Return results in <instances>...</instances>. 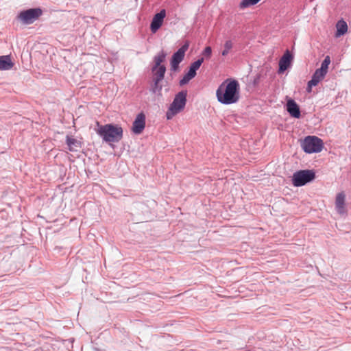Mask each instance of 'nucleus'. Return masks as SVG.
<instances>
[{"label": "nucleus", "mask_w": 351, "mask_h": 351, "mask_svg": "<svg viewBox=\"0 0 351 351\" xmlns=\"http://www.w3.org/2000/svg\"><path fill=\"white\" fill-rule=\"evenodd\" d=\"M217 101L223 105L237 104L241 97L240 85L237 80L232 78L226 79L216 90Z\"/></svg>", "instance_id": "1"}, {"label": "nucleus", "mask_w": 351, "mask_h": 351, "mask_svg": "<svg viewBox=\"0 0 351 351\" xmlns=\"http://www.w3.org/2000/svg\"><path fill=\"white\" fill-rule=\"evenodd\" d=\"M97 128L95 130L96 133L102 138L103 141L110 143H118L123 138V128L119 125L108 123L100 125L97 121Z\"/></svg>", "instance_id": "2"}, {"label": "nucleus", "mask_w": 351, "mask_h": 351, "mask_svg": "<svg viewBox=\"0 0 351 351\" xmlns=\"http://www.w3.org/2000/svg\"><path fill=\"white\" fill-rule=\"evenodd\" d=\"M186 90H182L176 95L166 114L168 120L183 110L186 104Z\"/></svg>", "instance_id": "3"}, {"label": "nucleus", "mask_w": 351, "mask_h": 351, "mask_svg": "<svg viewBox=\"0 0 351 351\" xmlns=\"http://www.w3.org/2000/svg\"><path fill=\"white\" fill-rule=\"evenodd\" d=\"M301 147L306 154L319 153L324 147V143L317 136H308L301 143Z\"/></svg>", "instance_id": "4"}, {"label": "nucleus", "mask_w": 351, "mask_h": 351, "mask_svg": "<svg viewBox=\"0 0 351 351\" xmlns=\"http://www.w3.org/2000/svg\"><path fill=\"white\" fill-rule=\"evenodd\" d=\"M315 177L313 170H300L293 173L292 184L294 186H302L313 180Z\"/></svg>", "instance_id": "5"}, {"label": "nucleus", "mask_w": 351, "mask_h": 351, "mask_svg": "<svg viewBox=\"0 0 351 351\" xmlns=\"http://www.w3.org/2000/svg\"><path fill=\"white\" fill-rule=\"evenodd\" d=\"M43 14L40 8H30L21 11L16 16V19L23 24L30 25L37 20Z\"/></svg>", "instance_id": "6"}, {"label": "nucleus", "mask_w": 351, "mask_h": 351, "mask_svg": "<svg viewBox=\"0 0 351 351\" xmlns=\"http://www.w3.org/2000/svg\"><path fill=\"white\" fill-rule=\"evenodd\" d=\"M166 71L165 66H161L158 71L153 73L154 74V84L150 88V91L154 94L161 95L162 86L160 82L165 77Z\"/></svg>", "instance_id": "7"}, {"label": "nucleus", "mask_w": 351, "mask_h": 351, "mask_svg": "<svg viewBox=\"0 0 351 351\" xmlns=\"http://www.w3.org/2000/svg\"><path fill=\"white\" fill-rule=\"evenodd\" d=\"M189 46V43L186 42L173 54L170 61L172 71H176L178 69L179 64L184 60L185 53L188 50Z\"/></svg>", "instance_id": "8"}, {"label": "nucleus", "mask_w": 351, "mask_h": 351, "mask_svg": "<svg viewBox=\"0 0 351 351\" xmlns=\"http://www.w3.org/2000/svg\"><path fill=\"white\" fill-rule=\"evenodd\" d=\"M145 128V115L143 112H140L136 115L132 123V131L135 134H140L142 133Z\"/></svg>", "instance_id": "9"}, {"label": "nucleus", "mask_w": 351, "mask_h": 351, "mask_svg": "<svg viewBox=\"0 0 351 351\" xmlns=\"http://www.w3.org/2000/svg\"><path fill=\"white\" fill-rule=\"evenodd\" d=\"M165 16L166 11L165 9L161 10L154 16L150 25V29L152 33H156L160 28Z\"/></svg>", "instance_id": "10"}, {"label": "nucleus", "mask_w": 351, "mask_h": 351, "mask_svg": "<svg viewBox=\"0 0 351 351\" xmlns=\"http://www.w3.org/2000/svg\"><path fill=\"white\" fill-rule=\"evenodd\" d=\"M292 56L289 51H287L279 60L278 73H282L290 66Z\"/></svg>", "instance_id": "11"}, {"label": "nucleus", "mask_w": 351, "mask_h": 351, "mask_svg": "<svg viewBox=\"0 0 351 351\" xmlns=\"http://www.w3.org/2000/svg\"><path fill=\"white\" fill-rule=\"evenodd\" d=\"M287 110L292 117H300L301 114L299 106L293 99H291L288 100L287 103Z\"/></svg>", "instance_id": "12"}, {"label": "nucleus", "mask_w": 351, "mask_h": 351, "mask_svg": "<svg viewBox=\"0 0 351 351\" xmlns=\"http://www.w3.org/2000/svg\"><path fill=\"white\" fill-rule=\"evenodd\" d=\"M335 208L338 213L345 214L346 206H345V194L341 192L337 195L335 199Z\"/></svg>", "instance_id": "13"}, {"label": "nucleus", "mask_w": 351, "mask_h": 351, "mask_svg": "<svg viewBox=\"0 0 351 351\" xmlns=\"http://www.w3.org/2000/svg\"><path fill=\"white\" fill-rule=\"evenodd\" d=\"M167 56V53L163 51H160L156 56H154V65L152 68V73H156L161 66H165L161 64L165 61Z\"/></svg>", "instance_id": "14"}, {"label": "nucleus", "mask_w": 351, "mask_h": 351, "mask_svg": "<svg viewBox=\"0 0 351 351\" xmlns=\"http://www.w3.org/2000/svg\"><path fill=\"white\" fill-rule=\"evenodd\" d=\"M14 63L10 55L0 56V71H8L13 68Z\"/></svg>", "instance_id": "15"}, {"label": "nucleus", "mask_w": 351, "mask_h": 351, "mask_svg": "<svg viewBox=\"0 0 351 351\" xmlns=\"http://www.w3.org/2000/svg\"><path fill=\"white\" fill-rule=\"evenodd\" d=\"M337 32H336V37H339L345 34L348 31V25L345 21L343 19L339 20L337 24Z\"/></svg>", "instance_id": "16"}, {"label": "nucleus", "mask_w": 351, "mask_h": 351, "mask_svg": "<svg viewBox=\"0 0 351 351\" xmlns=\"http://www.w3.org/2000/svg\"><path fill=\"white\" fill-rule=\"evenodd\" d=\"M204 60V58H200L197 60L193 62L190 65L189 70L187 72V73H189V75H191L193 77H195L196 75V71H197V70L199 69V68L203 63Z\"/></svg>", "instance_id": "17"}, {"label": "nucleus", "mask_w": 351, "mask_h": 351, "mask_svg": "<svg viewBox=\"0 0 351 351\" xmlns=\"http://www.w3.org/2000/svg\"><path fill=\"white\" fill-rule=\"evenodd\" d=\"M326 75V74L324 73V72L318 69H316V71H315L312 76V79L310 80L311 84H314L317 86L322 80H324Z\"/></svg>", "instance_id": "18"}, {"label": "nucleus", "mask_w": 351, "mask_h": 351, "mask_svg": "<svg viewBox=\"0 0 351 351\" xmlns=\"http://www.w3.org/2000/svg\"><path fill=\"white\" fill-rule=\"evenodd\" d=\"M66 143L67 145L69 146V151H71V152L76 151V149H74V147L77 146V145L78 144L76 139H75L74 138H71L69 136H66Z\"/></svg>", "instance_id": "19"}, {"label": "nucleus", "mask_w": 351, "mask_h": 351, "mask_svg": "<svg viewBox=\"0 0 351 351\" xmlns=\"http://www.w3.org/2000/svg\"><path fill=\"white\" fill-rule=\"evenodd\" d=\"M330 56H326V58H324L323 62H322L321 67L317 69L326 74L328 72V65L330 64Z\"/></svg>", "instance_id": "20"}, {"label": "nucleus", "mask_w": 351, "mask_h": 351, "mask_svg": "<svg viewBox=\"0 0 351 351\" xmlns=\"http://www.w3.org/2000/svg\"><path fill=\"white\" fill-rule=\"evenodd\" d=\"M232 46H233V44L231 40L226 41V43L224 44V49L222 51L221 55L223 56H226L229 53L231 49L232 48Z\"/></svg>", "instance_id": "21"}, {"label": "nucleus", "mask_w": 351, "mask_h": 351, "mask_svg": "<svg viewBox=\"0 0 351 351\" xmlns=\"http://www.w3.org/2000/svg\"><path fill=\"white\" fill-rule=\"evenodd\" d=\"M193 77L191 75H189V73H186L183 76L182 79H181V80H180V86H183V85L186 84H187V83H189V81H190L191 79H193Z\"/></svg>", "instance_id": "22"}, {"label": "nucleus", "mask_w": 351, "mask_h": 351, "mask_svg": "<svg viewBox=\"0 0 351 351\" xmlns=\"http://www.w3.org/2000/svg\"><path fill=\"white\" fill-rule=\"evenodd\" d=\"M202 55L206 58L209 59L212 55V49L210 47H206L202 51Z\"/></svg>", "instance_id": "23"}, {"label": "nucleus", "mask_w": 351, "mask_h": 351, "mask_svg": "<svg viewBox=\"0 0 351 351\" xmlns=\"http://www.w3.org/2000/svg\"><path fill=\"white\" fill-rule=\"evenodd\" d=\"M313 86H315V85H314V84H311V82H310V81H308V84H307L306 91H307L308 93H311V90H312V88H313Z\"/></svg>", "instance_id": "24"}]
</instances>
